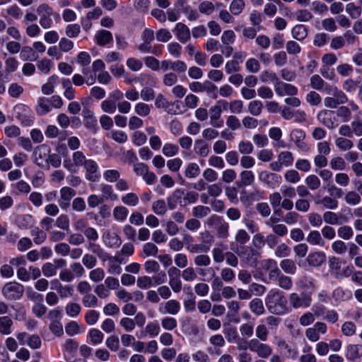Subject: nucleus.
Here are the masks:
<instances>
[{
    "mask_svg": "<svg viewBox=\"0 0 362 362\" xmlns=\"http://www.w3.org/2000/svg\"><path fill=\"white\" fill-rule=\"evenodd\" d=\"M327 93L332 95L339 105L344 104L348 102V98L346 94L342 90L338 89L336 86H331L330 87H327Z\"/></svg>",
    "mask_w": 362,
    "mask_h": 362,
    "instance_id": "473e14b6",
    "label": "nucleus"
},
{
    "mask_svg": "<svg viewBox=\"0 0 362 362\" xmlns=\"http://www.w3.org/2000/svg\"><path fill=\"white\" fill-rule=\"evenodd\" d=\"M263 103L258 100H252L248 104V112L252 116H259L262 111Z\"/></svg>",
    "mask_w": 362,
    "mask_h": 362,
    "instance_id": "bf43d9fd",
    "label": "nucleus"
},
{
    "mask_svg": "<svg viewBox=\"0 0 362 362\" xmlns=\"http://www.w3.org/2000/svg\"><path fill=\"white\" fill-rule=\"evenodd\" d=\"M60 197L58 199L59 206L66 211L70 206L71 199L76 195V191L70 187H63L59 190Z\"/></svg>",
    "mask_w": 362,
    "mask_h": 362,
    "instance_id": "2eb2a0df",
    "label": "nucleus"
},
{
    "mask_svg": "<svg viewBox=\"0 0 362 362\" xmlns=\"http://www.w3.org/2000/svg\"><path fill=\"white\" fill-rule=\"evenodd\" d=\"M94 39L99 46H105L113 40L111 32L107 30H100L96 32Z\"/></svg>",
    "mask_w": 362,
    "mask_h": 362,
    "instance_id": "cd10ccee",
    "label": "nucleus"
},
{
    "mask_svg": "<svg viewBox=\"0 0 362 362\" xmlns=\"http://www.w3.org/2000/svg\"><path fill=\"white\" fill-rule=\"evenodd\" d=\"M265 304L268 310L277 315L288 313L287 300L282 291L277 288L271 289L265 297Z\"/></svg>",
    "mask_w": 362,
    "mask_h": 362,
    "instance_id": "f257e3e1",
    "label": "nucleus"
},
{
    "mask_svg": "<svg viewBox=\"0 0 362 362\" xmlns=\"http://www.w3.org/2000/svg\"><path fill=\"white\" fill-rule=\"evenodd\" d=\"M52 110L49 99L45 97L38 98L35 106V111L38 115L47 114Z\"/></svg>",
    "mask_w": 362,
    "mask_h": 362,
    "instance_id": "c85d7f7f",
    "label": "nucleus"
},
{
    "mask_svg": "<svg viewBox=\"0 0 362 362\" xmlns=\"http://www.w3.org/2000/svg\"><path fill=\"white\" fill-rule=\"evenodd\" d=\"M87 158L82 151H76L72 155V161L69 159L64 160V167L70 173H76L79 167L84 165Z\"/></svg>",
    "mask_w": 362,
    "mask_h": 362,
    "instance_id": "6e6552de",
    "label": "nucleus"
},
{
    "mask_svg": "<svg viewBox=\"0 0 362 362\" xmlns=\"http://www.w3.org/2000/svg\"><path fill=\"white\" fill-rule=\"evenodd\" d=\"M139 82L142 86L152 87L156 84V80L153 76L147 72L141 73L137 77L132 80V81Z\"/></svg>",
    "mask_w": 362,
    "mask_h": 362,
    "instance_id": "2f4dec72",
    "label": "nucleus"
},
{
    "mask_svg": "<svg viewBox=\"0 0 362 362\" xmlns=\"http://www.w3.org/2000/svg\"><path fill=\"white\" fill-rule=\"evenodd\" d=\"M81 306L74 302H69L65 306L66 314L72 318L76 317L81 313Z\"/></svg>",
    "mask_w": 362,
    "mask_h": 362,
    "instance_id": "8fccbe9b",
    "label": "nucleus"
},
{
    "mask_svg": "<svg viewBox=\"0 0 362 362\" xmlns=\"http://www.w3.org/2000/svg\"><path fill=\"white\" fill-rule=\"evenodd\" d=\"M305 138V132L301 129H294L291 132L290 139L295 144L296 148L303 152H308L309 146L304 141Z\"/></svg>",
    "mask_w": 362,
    "mask_h": 362,
    "instance_id": "4468645a",
    "label": "nucleus"
},
{
    "mask_svg": "<svg viewBox=\"0 0 362 362\" xmlns=\"http://www.w3.org/2000/svg\"><path fill=\"white\" fill-rule=\"evenodd\" d=\"M278 160H280L284 167H290L293 165L294 158L293 153L290 151H282L278 155Z\"/></svg>",
    "mask_w": 362,
    "mask_h": 362,
    "instance_id": "052dcab7",
    "label": "nucleus"
},
{
    "mask_svg": "<svg viewBox=\"0 0 362 362\" xmlns=\"http://www.w3.org/2000/svg\"><path fill=\"white\" fill-rule=\"evenodd\" d=\"M83 166L86 171L85 177L86 180L90 182H95L99 179V168L96 161L93 159H87Z\"/></svg>",
    "mask_w": 362,
    "mask_h": 362,
    "instance_id": "f3484780",
    "label": "nucleus"
},
{
    "mask_svg": "<svg viewBox=\"0 0 362 362\" xmlns=\"http://www.w3.org/2000/svg\"><path fill=\"white\" fill-rule=\"evenodd\" d=\"M296 285L301 290L315 291L316 288L315 280L312 276L308 275L299 277L296 282Z\"/></svg>",
    "mask_w": 362,
    "mask_h": 362,
    "instance_id": "a878e982",
    "label": "nucleus"
},
{
    "mask_svg": "<svg viewBox=\"0 0 362 362\" xmlns=\"http://www.w3.org/2000/svg\"><path fill=\"white\" fill-rule=\"evenodd\" d=\"M338 236L345 240L351 239L354 235V230L350 226H340L337 230Z\"/></svg>",
    "mask_w": 362,
    "mask_h": 362,
    "instance_id": "0e129e2a",
    "label": "nucleus"
},
{
    "mask_svg": "<svg viewBox=\"0 0 362 362\" xmlns=\"http://www.w3.org/2000/svg\"><path fill=\"white\" fill-rule=\"evenodd\" d=\"M239 330L242 337L250 338L254 333V324L250 322L243 323L240 326Z\"/></svg>",
    "mask_w": 362,
    "mask_h": 362,
    "instance_id": "680f3d73",
    "label": "nucleus"
},
{
    "mask_svg": "<svg viewBox=\"0 0 362 362\" xmlns=\"http://www.w3.org/2000/svg\"><path fill=\"white\" fill-rule=\"evenodd\" d=\"M276 345L281 354L288 359H296L298 356V347L291 344L282 338L276 339Z\"/></svg>",
    "mask_w": 362,
    "mask_h": 362,
    "instance_id": "0eeeda50",
    "label": "nucleus"
},
{
    "mask_svg": "<svg viewBox=\"0 0 362 362\" xmlns=\"http://www.w3.org/2000/svg\"><path fill=\"white\" fill-rule=\"evenodd\" d=\"M336 146L343 151L351 149L354 146L353 142L346 137H338L334 141Z\"/></svg>",
    "mask_w": 362,
    "mask_h": 362,
    "instance_id": "5fc2aeb1",
    "label": "nucleus"
},
{
    "mask_svg": "<svg viewBox=\"0 0 362 362\" xmlns=\"http://www.w3.org/2000/svg\"><path fill=\"white\" fill-rule=\"evenodd\" d=\"M306 241L311 245H325V241L318 230H311L305 238Z\"/></svg>",
    "mask_w": 362,
    "mask_h": 362,
    "instance_id": "c9c22d12",
    "label": "nucleus"
},
{
    "mask_svg": "<svg viewBox=\"0 0 362 362\" xmlns=\"http://www.w3.org/2000/svg\"><path fill=\"white\" fill-rule=\"evenodd\" d=\"M180 310V303L174 299L169 300L159 305L158 311L163 315H177Z\"/></svg>",
    "mask_w": 362,
    "mask_h": 362,
    "instance_id": "6ab92c4d",
    "label": "nucleus"
},
{
    "mask_svg": "<svg viewBox=\"0 0 362 362\" xmlns=\"http://www.w3.org/2000/svg\"><path fill=\"white\" fill-rule=\"evenodd\" d=\"M250 344L251 351L256 353L262 358H268L272 353V349L269 344L262 343L257 339H251Z\"/></svg>",
    "mask_w": 362,
    "mask_h": 362,
    "instance_id": "ddd939ff",
    "label": "nucleus"
},
{
    "mask_svg": "<svg viewBox=\"0 0 362 362\" xmlns=\"http://www.w3.org/2000/svg\"><path fill=\"white\" fill-rule=\"evenodd\" d=\"M326 254L323 251H314L306 257L308 264L311 267H320L326 262Z\"/></svg>",
    "mask_w": 362,
    "mask_h": 362,
    "instance_id": "aec40b11",
    "label": "nucleus"
},
{
    "mask_svg": "<svg viewBox=\"0 0 362 362\" xmlns=\"http://www.w3.org/2000/svg\"><path fill=\"white\" fill-rule=\"evenodd\" d=\"M288 302L290 305L295 310L296 309H305L309 308L312 303V298L310 295L296 292L291 293L288 295Z\"/></svg>",
    "mask_w": 362,
    "mask_h": 362,
    "instance_id": "423d86ee",
    "label": "nucleus"
},
{
    "mask_svg": "<svg viewBox=\"0 0 362 362\" xmlns=\"http://www.w3.org/2000/svg\"><path fill=\"white\" fill-rule=\"evenodd\" d=\"M258 178L260 182L272 189H274L281 183V175L263 170L259 173Z\"/></svg>",
    "mask_w": 362,
    "mask_h": 362,
    "instance_id": "f8f14e48",
    "label": "nucleus"
},
{
    "mask_svg": "<svg viewBox=\"0 0 362 362\" xmlns=\"http://www.w3.org/2000/svg\"><path fill=\"white\" fill-rule=\"evenodd\" d=\"M88 337L90 344L95 346L103 342L104 334L99 329L93 328L89 330Z\"/></svg>",
    "mask_w": 362,
    "mask_h": 362,
    "instance_id": "09e8293b",
    "label": "nucleus"
},
{
    "mask_svg": "<svg viewBox=\"0 0 362 362\" xmlns=\"http://www.w3.org/2000/svg\"><path fill=\"white\" fill-rule=\"evenodd\" d=\"M223 333L228 343H234L240 337L237 328L230 324H224Z\"/></svg>",
    "mask_w": 362,
    "mask_h": 362,
    "instance_id": "c756f323",
    "label": "nucleus"
},
{
    "mask_svg": "<svg viewBox=\"0 0 362 362\" xmlns=\"http://www.w3.org/2000/svg\"><path fill=\"white\" fill-rule=\"evenodd\" d=\"M101 109L104 112L113 114L117 109V103L107 98L101 103Z\"/></svg>",
    "mask_w": 362,
    "mask_h": 362,
    "instance_id": "774afa93",
    "label": "nucleus"
},
{
    "mask_svg": "<svg viewBox=\"0 0 362 362\" xmlns=\"http://www.w3.org/2000/svg\"><path fill=\"white\" fill-rule=\"evenodd\" d=\"M262 266L269 280H276L281 273V271L278 267L277 262L274 259H264L262 262Z\"/></svg>",
    "mask_w": 362,
    "mask_h": 362,
    "instance_id": "dca6fc26",
    "label": "nucleus"
},
{
    "mask_svg": "<svg viewBox=\"0 0 362 362\" xmlns=\"http://www.w3.org/2000/svg\"><path fill=\"white\" fill-rule=\"evenodd\" d=\"M317 119L320 123L329 129H334L338 126L337 116L334 111L322 110L317 115Z\"/></svg>",
    "mask_w": 362,
    "mask_h": 362,
    "instance_id": "9d476101",
    "label": "nucleus"
},
{
    "mask_svg": "<svg viewBox=\"0 0 362 362\" xmlns=\"http://www.w3.org/2000/svg\"><path fill=\"white\" fill-rule=\"evenodd\" d=\"M6 13L14 20H20L23 16V9L17 4H12L6 8Z\"/></svg>",
    "mask_w": 362,
    "mask_h": 362,
    "instance_id": "3c124183",
    "label": "nucleus"
},
{
    "mask_svg": "<svg viewBox=\"0 0 362 362\" xmlns=\"http://www.w3.org/2000/svg\"><path fill=\"white\" fill-rule=\"evenodd\" d=\"M345 356L349 362H357L362 357V346L349 344L346 347Z\"/></svg>",
    "mask_w": 362,
    "mask_h": 362,
    "instance_id": "4be33fe9",
    "label": "nucleus"
},
{
    "mask_svg": "<svg viewBox=\"0 0 362 362\" xmlns=\"http://www.w3.org/2000/svg\"><path fill=\"white\" fill-rule=\"evenodd\" d=\"M240 185H251L255 181V175L251 170H243L240 173Z\"/></svg>",
    "mask_w": 362,
    "mask_h": 362,
    "instance_id": "13d9d810",
    "label": "nucleus"
},
{
    "mask_svg": "<svg viewBox=\"0 0 362 362\" xmlns=\"http://www.w3.org/2000/svg\"><path fill=\"white\" fill-rule=\"evenodd\" d=\"M122 202L129 206H136L139 202V197L134 192H129L122 196Z\"/></svg>",
    "mask_w": 362,
    "mask_h": 362,
    "instance_id": "6e6d98bb",
    "label": "nucleus"
},
{
    "mask_svg": "<svg viewBox=\"0 0 362 362\" xmlns=\"http://www.w3.org/2000/svg\"><path fill=\"white\" fill-rule=\"evenodd\" d=\"M198 10L202 14L210 16L215 11V6L211 1L205 0L199 4Z\"/></svg>",
    "mask_w": 362,
    "mask_h": 362,
    "instance_id": "864d4df0",
    "label": "nucleus"
},
{
    "mask_svg": "<svg viewBox=\"0 0 362 362\" xmlns=\"http://www.w3.org/2000/svg\"><path fill=\"white\" fill-rule=\"evenodd\" d=\"M13 116L21 125L30 127L34 123L35 116L32 110L25 104L18 103L13 107Z\"/></svg>",
    "mask_w": 362,
    "mask_h": 362,
    "instance_id": "7ed1b4c3",
    "label": "nucleus"
},
{
    "mask_svg": "<svg viewBox=\"0 0 362 362\" xmlns=\"http://www.w3.org/2000/svg\"><path fill=\"white\" fill-rule=\"evenodd\" d=\"M30 235L36 245L42 244L47 238L46 233L44 230L40 229L38 227L33 228L30 230Z\"/></svg>",
    "mask_w": 362,
    "mask_h": 362,
    "instance_id": "603ef678",
    "label": "nucleus"
},
{
    "mask_svg": "<svg viewBox=\"0 0 362 362\" xmlns=\"http://www.w3.org/2000/svg\"><path fill=\"white\" fill-rule=\"evenodd\" d=\"M51 148L46 144L37 146L33 153V162L40 168L48 169V159Z\"/></svg>",
    "mask_w": 362,
    "mask_h": 362,
    "instance_id": "39448f33",
    "label": "nucleus"
},
{
    "mask_svg": "<svg viewBox=\"0 0 362 362\" xmlns=\"http://www.w3.org/2000/svg\"><path fill=\"white\" fill-rule=\"evenodd\" d=\"M13 320L8 316L0 317V333L8 335L11 333Z\"/></svg>",
    "mask_w": 362,
    "mask_h": 362,
    "instance_id": "c03bdc74",
    "label": "nucleus"
},
{
    "mask_svg": "<svg viewBox=\"0 0 362 362\" xmlns=\"http://www.w3.org/2000/svg\"><path fill=\"white\" fill-rule=\"evenodd\" d=\"M310 86L313 89L317 90H325L327 92V87H330L328 83L325 82V81L317 74H315L310 78Z\"/></svg>",
    "mask_w": 362,
    "mask_h": 362,
    "instance_id": "4c0bfd02",
    "label": "nucleus"
},
{
    "mask_svg": "<svg viewBox=\"0 0 362 362\" xmlns=\"http://www.w3.org/2000/svg\"><path fill=\"white\" fill-rule=\"evenodd\" d=\"M276 280L277 281L278 286L284 290L289 291L293 287L292 279L288 276L283 274L281 272Z\"/></svg>",
    "mask_w": 362,
    "mask_h": 362,
    "instance_id": "a18cd8bd",
    "label": "nucleus"
},
{
    "mask_svg": "<svg viewBox=\"0 0 362 362\" xmlns=\"http://www.w3.org/2000/svg\"><path fill=\"white\" fill-rule=\"evenodd\" d=\"M160 69L163 71L172 70L173 71V72L179 74L185 73L187 69V66L186 63L182 60L172 61L165 59L160 62Z\"/></svg>",
    "mask_w": 362,
    "mask_h": 362,
    "instance_id": "9b49d317",
    "label": "nucleus"
},
{
    "mask_svg": "<svg viewBox=\"0 0 362 362\" xmlns=\"http://www.w3.org/2000/svg\"><path fill=\"white\" fill-rule=\"evenodd\" d=\"M277 95L281 97L284 95L294 96L298 93V88L292 84L286 83L279 80L274 86Z\"/></svg>",
    "mask_w": 362,
    "mask_h": 362,
    "instance_id": "a211bd4d",
    "label": "nucleus"
},
{
    "mask_svg": "<svg viewBox=\"0 0 362 362\" xmlns=\"http://www.w3.org/2000/svg\"><path fill=\"white\" fill-rule=\"evenodd\" d=\"M327 330V327L325 322H317L305 329V335L309 341L314 343L317 342L320 338V334H325Z\"/></svg>",
    "mask_w": 362,
    "mask_h": 362,
    "instance_id": "1a4fd4ad",
    "label": "nucleus"
},
{
    "mask_svg": "<svg viewBox=\"0 0 362 362\" xmlns=\"http://www.w3.org/2000/svg\"><path fill=\"white\" fill-rule=\"evenodd\" d=\"M100 189L102 193L101 198H104V201H115L117 199L118 196L114 192L113 188L111 185L107 184H101L100 185Z\"/></svg>",
    "mask_w": 362,
    "mask_h": 362,
    "instance_id": "e433bc0d",
    "label": "nucleus"
},
{
    "mask_svg": "<svg viewBox=\"0 0 362 362\" xmlns=\"http://www.w3.org/2000/svg\"><path fill=\"white\" fill-rule=\"evenodd\" d=\"M24 291L23 285L17 281H9L2 287L1 294L8 300H17L22 298Z\"/></svg>",
    "mask_w": 362,
    "mask_h": 362,
    "instance_id": "20e7f679",
    "label": "nucleus"
},
{
    "mask_svg": "<svg viewBox=\"0 0 362 362\" xmlns=\"http://www.w3.org/2000/svg\"><path fill=\"white\" fill-rule=\"evenodd\" d=\"M34 223V218L30 214H22L16 218V223L20 228L25 229L31 227Z\"/></svg>",
    "mask_w": 362,
    "mask_h": 362,
    "instance_id": "ea45409f",
    "label": "nucleus"
},
{
    "mask_svg": "<svg viewBox=\"0 0 362 362\" xmlns=\"http://www.w3.org/2000/svg\"><path fill=\"white\" fill-rule=\"evenodd\" d=\"M305 183L307 187L310 190H317L320 188L321 182L320 178L315 175H309L305 179Z\"/></svg>",
    "mask_w": 362,
    "mask_h": 362,
    "instance_id": "4d7b16f0",
    "label": "nucleus"
},
{
    "mask_svg": "<svg viewBox=\"0 0 362 362\" xmlns=\"http://www.w3.org/2000/svg\"><path fill=\"white\" fill-rule=\"evenodd\" d=\"M59 82V77L57 75L49 76L47 82L42 86V93L45 95H51L54 93V87Z\"/></svg>",
    "mask_w": 362,
    "mask_h": 362,
    "instance_id": "72a5a7b5",
    "label": "nucleus"
},
{
    "mask_svg": "<svg viewBox=\"0 0 362 362\" xmlns=\"http://www.w3.org/2000/svg\"><path fill=\"white\" fill-rule=\"evenodd\" d=\"M245 8L244 0H233L229 5V11L233 16H239Z\"/></svg>",
    "mask_w": 362,
    "mask_h": 362,
    "instance_id": "49530a36",
    "label": "nucleus"
},
{
    "mask_svg": "<svg viewBox=\"0 0 362 362\" xmlns=\"http://www.w3.org/2000/svg\"><path fill=\"white\" fill-rule=\"evenodd\" d=\"M228 308L227 316L228 317L234 322H238L239 319V310L240 308V304L237 300H230L226 303Z\"/></svg>",
    "mask_w": 362,
    "mask_h": 362,
    "instance_id": "bb28decb",
    "label": "nucleus"
},
{
    "mask_svg": "<svg viewBox=\"0 0 362 362\" xmlns=\"http://www.w3.org/2000/svg\"><path fill=\"white\" fill-rule=\"evenodd\" d=\"M129 214V210L124 206H117L113 209L112 216L118 222H124Z\"/></svg>",
    "mask_w": 362,
    "mask_h": 362,
    "instance_id": "37998d69",
    "label": "nucleus"
},
{
    "mask_svg": "<svg viewBox=\"0 0 362 362\" xmlns=\"http://www.w3.org/2000/svg\"><path fill=\"white\" fill-rule=\"evenodd\" d=\"M105 245L109 247H118L122 244L120 237L116 233H107L103 235Z\"/></svg>",
    "mask_w": 362,
    "mask_h": 362,
    "instance_id": "7c9ffc66",
    "label": "nucleus"
},
{
    "mask_svg": "<svg viewBox=\"0 0 362 362\" xmlns=\"http://www.w3.org/2000/svg\"><path fill=\"white\" fill-rule=\"evenodd\" d=\"M195 153L201 157H206L210 153V148L202 140H196L194 145Z\"/></svg>",
    "mask_w": 362,
    "mask_h": 362,
    "instance_id": "de8ad7c7",
    "label": "nucleus"
},
{
    "mask_svg": "<svg viewBox=\"0 0 362 362\" xmlns=\"http://www.w3.org/2000/svg\"><path fill=\"white\" fill-rule=\"evenodd\" d=\"M88 249L95 255L102 262L105 261H116L117 257L111 256L107 252L105 251L102 247L96 243L90 242L88 244Z\"/></svg>",
    "mask_w": 362,
    "mask_h": 362,
    "instance_id": "412c9836",
    "label": "nucleus"
},
{
    "mask_svg": "<svg viewBox=\"0 0 362 362\" xmlns=\"http://www.w3.org/2000/svg\"><path fill=\"white\" fill-rule=\"evenodd\" d=\"M209 220L217 224V232L220 238H226L229 235V224L221 217L212 216Z\"/></svg>",
    "mask_w": 362,
    "mask_h": 362,
    "instance_id": "393cba45",
    "label": "nucleus"
},
{
    "mask_svg": "<svg viewBox=\"0 0 362 362\" xmlns=\"http://www.w3.org/2000/svg\"><path fill=\"white\" fill-rule=\"evenodd\" d=\"M230 249L240 258L241 263L245 266H253L255 264L259 252L252 245H231Z\"/></svg>",
    "mask_w": 362,
    "mask_h": 362,
    "instance_id": "f03ea898",
    "label": "nucleus"
},
{
    "mask_svg": "<svg viewBox=\"0 0 362 362\" xmlns=\"http://www.w3.org/2000/svg\"><path fill=\"white\" fill-rule=\"evenodd\" d=\"M173 31L177 39L182 43L187 42L191 37L189 28L182 23H177Z\"/></svg>",
    "mask_w": 362,
    "mask_h": 362,
    "instance_id": "5701e85b",
    "label": "nucleus"
},
{
    "mask_svg": "<svg viewBox=\"0 0 362 362\" xmlns=\"http://www.w3.org/2000/svg\"><path fill=\"white\" fill-rule=\"evenodd\" d=\"M250 310L256 315H262L265 313L263 302L259 298H254L249 303Z\"/></svg>",
    "mask_w": 362,
    "mask_h": 362,
    "instance_id": "a19ab883",
    "label": "nucleus"
},
{
    "mask_svg": "<svg viewBox=\"0 0 362 362\" xmlns=\"http://www.w3.org/2000/svg\"><path fill=\"white\" fill-rule=\"evenodd\" d=\"M209 124L214 128H221L223 126L224 121L221 117L219 107H211L209 108Z\"/></svg>",
    "mask_w": 362,
    "mask_h": 362,
    "instance_id": "b1692460",
    "label": "nucleus"
},
{
    "mask_svg": "<svg viewBox=\"0 0 362 362\" xmlns=\"http://www.w3.org/2000/svg\"><path fill=\"white\" fill-rule=\"evenodd\" d=\"M344 200L347 204L356 206L361 203V198L359 194L354 191L348 192L344 196Z\"/></svg>",
    "mask_w": 362,
    "mask_h": 362,
    "instance_id": "e2e57ef3",
    "label": "nucleus"
},
{
    "mask_svg": "<svg viewBox=\"0 0 362 362\" xmlns=\"http://www.w3.org/2000/svg\"><path fill=\"white\" fill-rule=\"evenodd\" d=\"M291 35L297 40H303L308 35L306 26L302 24L296 25L291 30Z\"/></svg>",
    "mask_w": 362,
    "mask_h": 362,
    "instance_id": "58836bf2",
    "label": "nucleus"
},
{
    "mask_svg": "<svg viewBox=\"0 0 362 362\" xmlns=\"http://www.w3.org/2000/svg\"><path fill=\"white\" fill-rule=\"evenodd\" d=\"M211 246V243L208 240H204L203 243L201 244H192V245L188 248V252L192 254H199L202 252H207L209 251Z\"/></svg>",
    "mask_w": 362,
    "mask_h": 362,
    "instance_id": "79ce46f5",
    "label": "nucleus"
},
{
    "mask_svg": "<svg viewBox=\"0 0 362 362\" xmlns=\"http://www.w3.org/2000/svg\"><path fill=\"white\" fill-rule=\"evenodd\" d=\"M255 339H257L261 341H266L269 335V331L267 326L264 324L258 325L255 329Z\"/></svg>",
    "mask_w": 362,
    "mask_h": 362,
    "instance_id": "338daca9",
    "label": "nucleus"
},
{
    "mask_svg": "<svg viewBox=\"0 0 362 362\" xmlns=\"http://www.w3.org/2000/svg\"><path fill=\"white\" fill-rule=\"evenodd\" d=\"M239 152L243 156L249 155L254 151L252 144L249 141H240L238 144Z\"/></svg>",
    "mask_w": 362,
    "mask_h": 362,
    "instance_id": "69168bd1",
    "label": "nucleus"
},
{
    "mask_svg": "<svg viewBox=\"0 0 362 362\" xmlns=\"http://www.w3.org/2000/svg\"><path fill=\"white\" fill-rule=\"evenodd\" d=\"M280 267L286 274L294 275L297 271L296 262L291 259H284L280 262Z\"/></svg>",
    "mask_w": 362,
    "mask_h": 362,
    "instance_id": "f704fd0d",
    "label": "nucleus"
}]
</instances>
